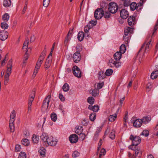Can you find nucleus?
Returning a JSON list of instances; mask_svg holds the SVG:
<instances>
[{
	"label": "nucleus",
	"mask_w": 158,
	"mask_h": 158,
	"mask_svg": "<svg viewBox=\"0 0 158 158\" xmlns=\"http://www.w3.org/2000/svg\"><path fill=\"white\" fill-rule=\"evenodd\" d=\"M41 139L44 142V145L46 147L49 146L54 147L56 146L58 142V139L56 137L52 136L48 137L45 133H42L40 136Z\"/></svg>",
	"instance_id": "nucleus-1"
},
{
	"label": "nucleus",
	"mask_w": 158,
	"mask_h": 158,
	"mask_svg": "<svg viewBox=\"0 0 158 158\" xmlns=\"http://www.w3.org/2000/svg\"><path fill=\"white\" fill-rule=\"evenodd\" d=\"M12 65V59H10L8 62L7 65V69L4 76V84L5 85H7L8 83L9 77L11 73Z\"/></svg>",
	"instance_id": "nucleus-2"
},
{
	"label": "nucleus",
	"mask_w": 158,
	"mask_h": 158,
	"mask_svg": "<svg viewBox=\"0 0 158 158\" xmlns=\"http://www.w3.org/2000/svg\"><path fill=\"white\" fill-rule=\"evenodd\" d=\"M129 139L132 141V144L129 147V148L132 150H134L133 146H136L140 143V139L139 136L131 135L130 136Z\"/></svg>",
	"instance_id": "nucleus-3"
},
{
	"label": "nucleus",
	"mask_w": 158,
	"mask_h": 158,
	"mask_svg": "<svg viewBox=\"0 0 158 158\" xmlns=\"http://www.w3.org/2000/svg\"><path fill=\"white\" fill-rule=\"evenodd\" d=\"M132 27H126L124 29V35L123 36V39L125 42L128 43L130 38V33H132L133 31Z\"/></svg>",
	"instance_id": "nucleus-4"
},
{
	"label": "nucleus",
	"mask_w": 158,
	"mask_h": 158,
	"mask_svg": "<svg viewBox=\"0 0 158 158\" xmlns=\"http://www.w3.org/2000/svg\"><path fill=\"white\" fill-rule=\"evenodd\" d=\"M118 9L117 5L114 2H111L108 5V10L109 12L112 14L115 13Z\"/></svg>",
	"instance_id": "nucleus-5"
},
{
	"label": "nucleus",
	"mask_w": 158,
	"mask_h": 158,
	"mask_svg": "<svg viewBox=\"0 0 158 158\" xmlns=\"http://www.w3.org/2000/svg\"><path fill=\"white\" fill-rule=\"evenodd\" d=\"M103 15V11L101 8L96 9L94 12V17L97 19H100Z\"/></svg>",
	"instance_id": "nucleus-6"
},
{
	"label": "nucleus",
	"mask_w": 158,
	"mask_h": 158,
	"mask_svg": "<svg viewBox=\"0 0 158 158\" xmlns=\"http://www.w3.org/2000/svg\"><path fill=\"white\" fill-rule=\"evenodd\" d=\"M151 41L150 40H149L148 42H145L142 46L139 51V52L142 50H144L145 52H147L148 51V49L151 46Z\"/></svg>",
	"instance_id": "nucleus-7"
},
{
	"label": "nucleus",
	"mask_w": 158,
	"mask_h": 158,
	"mask_svg": "<svg viewBox=\"0 0 158 158\" xmlns=\"http://www.w3.org/2000/svg\"><path fill=\"white\" fill-rule=\"evenodd\" d=\"M73 74L76 77L80 78L81 76V72L80 69L77 66H74L73 68Z\"/></svg>",
	"instance_id": "nucleus-8"
},
{
	"label": "nucleus",
	"mask_w": 158,
	"mask_h": 158,
	"mask_svg": "<svg viewBox=\"0 0 158 158\" xmlns=\"http://www.w3.org/2000/svg\"><path fill=\"white\" fill-rule=\"evenodd\" d=\"M8 33L5 30L0 31V39L2 41H4L8 38Z\"/></svg>",
	"instance_id": "nucleus-9"
},
{
	"label": "nucleus",
	"mask_w": 158,
	"mask_h": 158,
	"mask_svg": "<svg viewBox=\"0 0 158 158\" xmlns=\"http://www.w3.org/2000/svg\"><path fill=\"white\" fill-rule=\"evenodd\" d=\"M74 61L76 63H78L81 60V56L79 52H77L74 53L73 56Z\"/></svg>",
	"instance_id": "nucleus-10"
},
{
	"label": "nucleus",
	"mask_w": 158,
	"mask_h": 158,
	"mask_svg": "<svg viewBox=\"0 0 158 158\" xmlns=\"http://www.w3.org/2000/svg\"><path fill=\"white\" fill-rule=\"evenodd\" d=\"M45 54L44 53H42L40 56L39 59L37 63L36 66L40 67L41 64L43 62V60L45 58Z\"/></svg>",
	"instance_id": "nucleus-11"
},
{
	"label": "nucleus",
	"mask_w": 158,
	"mask_h": 158,
	"mask_svg": "<svg viewBox=\"0 0 158 158\" xmlns=\"http://www.w3.org/2000/svg\"><path fill=\"white\" fill-rule=\"evenodd\" d=\"M120 15L123 19H126L128 17L129 13L127 10L122 9L120 12Z\"/></svg>",
	"instance_id": "nucleus-12"
},
{
	"label": "nucleus",
	"mask_w": 158,
	"mask_h": 158,
	"mask_svg": "<svg viewBox=\"0 0 158 158\" xmlns=\"http://www.w3.org/2000/svg\"><path fill=\"white\" fill-rule=\"evenodd\" d=\"M78 139L77 136L75 134H72L69 137V140L72 143H76L78 141Z\"/></svg>",
	"instance_id": "nucleus-13"
},
{
	"label": "nucleus",
	"mask_w": 158,
	"mask_h": 158,
	"mask_svg": "<svg viewBox=\"0 0 158 158\" xmlns=\"http://www.w3.org/2000/svg\"><path fill=\"white\" fill-rule=\"evenodd\" d=\"M15 116L16 113L15 111L13 110L12 111L10 116V118L9 124H14V123L15 120Z\"/></svg>",
	"instance_id": "nucleus-14"
},
{
	"label": "nucleus",
	"mask_w": 158,
	"mask_h": 158,
	"mask_svg": "<svg viewBox=\"0 0 158 158\" xmlns=\"http://www.w3.org/2000/svg\"><path fill=\"white\" fill-rule=\"evenodd\" d=\"M142 123L141 119H137L134 121L133 125L135 127L139 128L142 126Z\"/></svg>",
	"instance_id": "nucleus-15"
},
{
	"label": "nucleus",
	"mask_w": 158,
	"mask_h": 158,
	"mask_svg": "<svg viewBox=\"0 0 158 158\" xmlns=\"http://www.w3.org/2000/svg\"><path fill=\"white\" fill-rule=\"evenodd\" d=\"M128 23L129 25L133 26L135 23V18L133 16H131L128 19Z\"/></svg>",
	"instance_id": "nucleus-16"
},
{
	"label": "nucleus",
	"mask_w": 158,
	"mask_h": 158,
	"mask_svg": "<svg viewBox=\"0 0 158 158\" xmlns=\"http://www.w3.org/2000/svg\"><path fill=\"white\" fill-rule=\"evenodd\" d=\"M141 1L140 0V2H139V3H138V6H137V4L135 2H132L131 4H130V8L131 9V10H134L136 9L138 6H142L143 4L141 5L140 6V4L139 3Z\"/></svg>",
	"instance_id": "nucleus-17"
},
{
	"label": "nucleus",
	"mask_w": 158,
	"mask_h": 158,
	"mask_svg": "<svg viewBox=\"0 0 158 158\" xmlns=\"http://www.w3.org/2000/svg\"><path fill=\"white\" fill-rule=\"evenodd\" d=\"M52 61V59L51 58L49 59L47 58L44 65V68L46 69H47L49 68L51 64Z\"/></svg>",
	"instance_id": "nucleus-18"
},
{
	"label": "nucleus",
	"mask_w": 158,
	"mask_h": 158,
	"mask_svg": "<svg viewBox=\"0 0 158 158\" xmlns=\"http://www.w3.org/2000/svg\"><path fill=\"white\" fill-rule=\"evenodd\" d=\"M143 123L146 124L149 123L151 121V118L150 116L143 117L142 119H141Z\"/></svg>",
	"instance_id": "nucleus-19"
},
{
	"label": "nucleus",
	"mask_w": 158,
	"mask_h": 158,
	"mask_svg": "<svg viewBox=\"0 0 158 158\" xmlns=\"http://www.w3.org/2000/svg\"><path fill=\"white\" fill-rule=\"evenodd\" d=\"M88 108L89 109L92 110L94 112H96L98 111L99 109V107L98 105H95L93 106L91 105L89 106Z\"/></svg>",
	"instance_id": "nucleus-20"
},
{
	"label": "nucleus",
	"mask_w": 158,
	"mask_h": 158,
	"mask_svg": "<svg viewBox=\"0 0 158 158\" xmlns=\"http://www.w3.org/2000/svg\"><path fill=\"white\" fill-rule=\"evenodd\" d=\"M134 150H135V156H132V158H135V156H137L138 155H139V156L141 155L142 154V150L140 148H138L136 149L135 150L134 149Z\"/></svg>",
	"instance_id": "nucleus-21"
},
{
	"label": "nucleus",
	"mask_w": 158,
	"mask_h": 158,
	"mask_svg": "<svg viewBox=\"0 0 158 158\" xmlns=\"http://www.w3.org/2000/svg\"><path fill=\"white\" fill-rule=\"evenodd\" d=\"M122 54V53L120 52H118L115 53L114 55L115 59L117 60H119L121 58Z\"/></svg>",
	"instance_id": "nucleus-22"
},
{
	"label": "nucleus",
	"mask_w": 158,
	"mask_h": 158,
	"mask_svg": "<svg viewBox=\"0 0 158 158\" xmlns=\"http://www.w3.org/2000/svg\"><path fill=\"white\" fill-rule=\"evenodd\" d=\"M84 37V34L82 31H80L78 33L77 35V38L78 40L80 41H82Z\"/></svg>",
	"instance_id": "nucleus-23"
},
{
	"label": "nucleus",
	"mask_w": 158,
	"mask_h": 158,
	"mask_svg": "<svg viewBox=\"0 0 158 158\" xmlns=\"http://www.w3.org/2000/svg\"><path fill=\"white\" fill-rule=\"evenodd\" d=\"M158 76V71L153 72L151 74V77L152 79L156 78Z\"/></svg>",
	"instance_id": "nucleus-24"
},
{
	"label": "nucleus",
	"mask_w": 158,
	"mask_h": 158,
	"mask_svg": "<svg viewBox=\"0 0 158 158\" xmlns=\"http://www.w3.org/2000/svg\"><path fill=\"white\" fill-rule=\"evenodd\" d=\"M117 116V114L115 113L113 115H110L109 118V120L111 122H113L116 118Z\"/></svg>",
	"instance_id": "nucleus-25"
},
{
	"label": "nucleus",
	"mask_w": 158,
	"mask_h": 158,
	"mask_svg": "<svg viewBox=\"0 0 158 158\" xmlns=\"http://www.w3.org/2000/svg\"><path fill=\"white\" fill-rule=\"evenodd\" d=\"M10 0H4L3 1V5L6 7H8L11 5Z\"/></svg>",
	"instance_id": "nucleus-26"
},
{
	"label": "nucleus",
	"mask_w": 158,
	"mask_h": 158,
	"mask_svg": "<svg viewBox=\"0 0 158 158\" xmlns=\"http://www.w3.org/2000/svg\"><path fill=\"white\" fill-rule=\"evenodd\" d=\"M32 140L33 142L34 143H38L39 140V136L35 135H33L32 137Z\"/></svg>",
	"instance_id": "nucleus-27"
},
{
	"label": "nucleus",
	"mask_w": 158,
	"mask_h": 158,
	"mask_svg": "<svg viewBox=\"0 0 158 158\" xmlns=\"http://www.w3.org/2000/svg\"><path fill=\"white\" fill-rule=\"evenodd\" d=\"M29 42V39L28 38H27L25 40L23 43V49H27L28 45Z\"/></svg>",
	"instance_id": "nucleus-28"
},
{
	"label": "nucleus",
	"mask_w": 158,
	"mask_h": 158,
	"mask_svg": "<svg viewBox=\"0 0 158 158\" xmlns=\"http://www.w3.org/2000/svg\"><path fill=\"white\" fill-rule=\"evenodd\" d=\"M39 152L40 155L42 156H44L45 154V150L44 148H41L39 150Z\"/></svg>",
	"instance_id": "nucleus-29"
},
{
	"label": "nucleus",
	"mask_w": 158,
	"mask_h": 158,
	"mask_svg": "<svg viewBox=\"0 0 158 158\" xmlns=\"http://www.w3.org/2000/svg\"><path fill=\"white\" fill-rule=\"evenodd\" d=\"M9 15L8 13H6L3 15L2 17V19L5 22H7L9 19Z\"/></svg>",
	"instance_id": "nucleus-30"
},
{
	"label": "nucleus",
	"mask_w": 158,
	"mask_h": 158,
	"mask_svg": "<svg viewBox=\"0 0 158 158\" xmlns=\"http://www.w3.org/2000/svg\"><path fill=\"white\" fill-rule=\"evenodd\" d=\"M21 142L22 144L25 146H28L30 143L29 140L27 139H23L22 140Z\"/></svg>",
	"instance_id": "nucleus-31"
},
{
	"label": "nucleus",
	"mask_w": 158,
	"mask_h": 158,
	"mask_svg": "<svg viewBox=\"0 0 158 158\" xmlns=\"http://www.w3.org/2000/svg\"><path fill=\"white\" fill-rule=\"evenodd\" d=\"M126 50L125 45L123 44L121 45L120 48L119 52L122 53H124Z\"/></svg>",
	"instance_id": "nucleus-32"
},
{
	"label": "nucleus",
	"mask_w": 158,
	"mask_h": 158,
	"mask_svg": "<svg viewBox=\"0 0 158 158\" xmlns=\"http://www.w3.org/2000/svg\"><path fill=\"white\" fill-rule=\"evenodd\" d=\"M51 98L50 95H49L45 98V99L44 100L43 104H45L46 103H47L49 104Z\"/></svg>",
	"instance_id": "nucleus-33"
},
{
	"label": "nucleus",
	"mask_w": 158,
	"mask_h": 158,
	"mask_svg": "<svg viewBox=\"0 0 158 158\" xmlns=\"http://www.w3.org/2000/svg\"><path fill=\"white\" fill-rule=\"evenodd\" d=\"M110 15L111 14L109 11H106L104 13L103 12V16H104V17L106 19L109 18L110 17Z\"/></svg>",
	"instance_id": "nucleus-34"
},
{
	"label": "nucleus",
	"mask_w": 158,
	"mask_h": 158,
	"mask_svg": "<svg viewBox=\"0 0 158 158\" xmlns=\"http://www.w3.org/2000/svg\"><path fill=\"white\" fill-rule=\"evenodd\" d=\"M1 27L2 29L5 30L8 29V25L6 23L3 22L1 23Z\"/></svg>",
	"instance_id": "nucleus-35"
},
{
	"label": "nucleus",
	"mask_w": 158,
	"mask_h": 158,
	"mask_svg": "<svg viewBox=\"0 0 158 158\" xmlns=\"http://www.w3.org/2000/svg\"><path fill=\"white\" fill-rule=\"evenodd\" d=\"M51 119L54 122H55L57 120V115L55 113H53L51 114Z\"/></svg>",
	"instance_id": "nucleus-36"
},
{
	"label": "nucleus",
	"mask_w": 158,
	"mask_h": 158,
	"mask_svg": "<svg viewBox=\"0 0 158 158\" xmlns=\"http://www.w3.org/2000/svg\"><path fill=\"white\" fill-rule=\"evenodd\" d=\"M113 71L112 69H107L105 72L106 75L107 76H109L113 73Z\"/></svg>",
	"instance_id": "nucleus-37"
},
{
	"label": "nucleus",
	"mask_w": 158,
	"mask_h": 158,
	"mask_svg": "<svg viewBox=\"0 0 158 158\" xmlns=\"http://www.w3.org/2000/svg\"><path fill=\"white\" fill-rule=\"evenodd\" d=\"M87 101L89 104H93L94 102V99L92 97H89L87 99Z\"/></svg>",
	"instance_id": "nucleus-38"
},
{
	"label": "nucleus",
	"mask_w": 158,
	"mask_h": 158,
	"mask_svg": "<svg viewBox=\"0 0 158 158\" xmlns=\"http://www.w3.org/2000/svg\"><path fill=\"white\" fill-rule=\"evenodd\" d=\"M27 156L26 153L24 152H21L18 158H26Z\"/></svg>",
	"instance_id": "nucleus-39"
},
{
	"label": "nucleus",
	"mask_w": 158,
	"mask_h": 158,
	"mask_svg": "<svg viewBox=\"0 0 158 158\" xmlns=\"http://www.w3.org/2000/svg\"><path fill=\"white\" fill-rule=\"evenodd\" d=\"M69 86L67 83L65 84L63 87V89L64 92L68 91L69 90Z\"/></svg>",
	"instance_id": "nucleus-40"
},
{
	"label": "nucleus",
	"mask_w": 158,
	"mask_h": 158,
	"mask_svg": "<svg viewBox=\"0 0 158 158\" xmlns=\"http://www.w3.org/2000/svg\"><path fill=\"white\" fill-rule=\"evenodd\" d=\"M82 130L83 129L82 127L81 126L80 127H78L76 128L75 132L76 133L79 135L82 132Z\"/></svg>",
	"instance_id": "nucleus-41"
},
{
	"label": "nucleus",
	"mask_w": 158,
	"mask_h": 158,
	"mask_svg": "<svg viewBox=\"0 0 158 158\" xmlns=\"http://www.w3.org/2000/svg\"><path fill=\"white\" fill-rule=\"evenodd\" d=\"M110 137L112 139H114L115 137V132L114 130H112L109 135Z\"/></svg>",
	"instance_id": "nucleus-42"
},
{
	"label": "nucleus",
	"mask_w": 158,
	"mask_h": 158,
	"mask_svg": "<svg viewBox=\"0 0 158 158\" xmlns=\"http://www.w3.org/2000/svg\"><path fill=\"white\" fill-rule=\"evenodd\" d=\"M98 94L99 91L97 89H94L92 91V95L94 97L98 96Z\"/></svg>",
	"instance_id": "nucleus-43"
},
{
	"label": "nucleus",
	"mask_w": 158,
	"mask_h": 158,
	"mask_svg": "<svg viewBox=\"0 0 158 158\" xmlns=\"http://www.w3.org/2000/svg\"><path fill=\"white\" fill-rule=\"evenodd\" d=\"M96 115L94 113L91 114L89 116V119L92 121H94L96 118Z\"/></svg>",
	"instance_id": "nucleus-44"
},
{
	"label": "nucleus",
	"mask_w": 158,
	"mask_h": 158,
	"mask_svg": "<svg viewBox=\"0 0 158 158\" xmlns=\"http://www.w3.org/2000/svg\"><path fill=\"white\" fill-rule=\"evenodd\" d=\"M91 27L90 24H88L84 28V31L85 33H87L88 32L89 29Z\"/></svg>",
	"instance_id": "nucleus-45"
},
{
	"label": "nucleus",
	"mask_w": 158,
	"mask_h": 158,
	"mask_svg": "<svg viewBox=\"0 0 158 158\" xmlns=\"http://www.w3.org/2000/svg\"><path fill=\"white\" fill-rule=\"evenodd\" d=\"M98 79L100 80L103 79L104 77V73L102 71H100L98 73Z\"/></svg>",
	"instance_id": "nucleus-46"
},
{
	"label": "nucleus",
	"mask_w": 158,
	"mask_h": 158,
	"mask_svg": "<svg viewBox=\"0 0 158 158\" xmlns=\"http://www.w3.org/2000/svg\"><path fill=\"white\" fill-rule=\"evenodd\" d=\"M115 61L113 60H110L108 63V65L111 67H114L115 65Z\"/></svg>",
	"instance_id": "nucleus-47"
},
{
	"label": "nucleus",
	"mask_w": 158,
	"mask_h": 158,
	"mask_svg": "<svg viewBox=\"0 0 158 158\" xmlns=\"http://www.w3.org/2000/svg\"><path fill=\"white\" fill-rule=\"evenodd\" d=\"M149 134V131L148 130H144L143 131L141 135H142L145 136L146 137H147L148 136Z\"/></svg>",
	"instance_id": "nucleus-48"
},
{
	"label": "nucleus",
	"mask_w": 158,
	"mask_h": 158,
	"mask_svg": "<svg viewBox=\"0 0 158 158\" xmlns=\"http://www.w3.org/2000/svg\"><path fill=\"white\" fill-rule=\"evenodd\" d=\"M30 50V51H31V49L29 48L26 51V52L25 54V57H24V62L25 63V61H26L28 59V55L27 54V52L29 51V50Z\"/></svg>",
	"instance_id": "nucleus-49"
},
{
	"label": "nucleus",
	"mask_w": 158,
	"mask_h": 158,
	"mask_svg": "<svg viewBox=\"0 0 158 158\" xmlns=\"http://www.w3.org/2000/svg\"><path fill=\"white\" fill-rule=\"evenodd\" d=\"M35 92L34 91H32L31 92V94L30 95L29 98V100H31V101H33L35 95Z\"/></svg>",
	"instance_id": "nucleus-50"
},
{
	"label": "nucleus",
	"mask_w": 158,
	"mask_h": 158,
	"mask_svg": "<svg viewBox=\"0 0 158 158\" xmlns=\"http://www.w3.org/2000/svg\"><path fill=\"white\" fill-rule=\"evenodd\" d=\"M97 21L96 20H92L90 21L88 24H90V26L92 27L96 25Z\"/></svg>",
	"instance_id": "nucleus-51"
},
{
	"label": "nucleus",
	"mask_w": 158,
	"mask_h": 158,
	"mask_svg": "<svg viewBox=\"0 0 158 158\" xmlns=\"http://www.w3.org/2000/svg\"><path fill=\"white\" fill-rule=\"evenodd\" d=\"M80 155V153L77 151H75L72 154V156L73 158H76L78 156Z\"/></svg>",
	"instance_id": "nucleus-52"
},
{
	"label": "nucleus",
	"mask_w": 158,
	"mask_h": 158,
	"mask_svg": "<svg viewBox=\"0 0 158 158\" xmlns=\"http://www.w3.org/2000/svg\"><path fill=\"white\" fill-rule=\"evenodd\" d=\"M49 3V0H48L46 1V0H44L43 2V6L46 7H47Z\"/></svg>",
	"instance_id": "nucleus-53"
},
{
	"label": "nucleus",
	"mask_w": 158,
	"mask_h": 158,
	"mask_svg": "<svg viewBox=\"0 0 158 158\" xmlns=\"http://www.w3.org/2000/svg\"><path fill=\"white\" fill-rule=\"evenodd\" d=\"M106 153V152L105 149L104 148H102L99 154V156H104Z\"/></svg>",
	"instance_id": "nucleus-54"
},
{
	"label": "nucleus",
	"mask_w": 158,
	"mask_h": 158,
	"mask_svg": "<svg viewBox=\"0 0 158 158\" xmlns=\"http://www.w3.org/2000/svg\"><path fill=\"white\" fill-rule=\"evenodd\" d=\"M15 149L16 152H19L21 149V146L19 144L16 145Z\"/></svg>",
	"instance_id": "nucleus-55"
},
{
	"label": "nucleus",
	"mask_w": 158,
	"mask_h": 158,
	"mask_svg": "<svg viewBox=\"0 0 158 158\" xmlns=\"http://www.w3.org/2000/svg\"><path fill=\"white\" fill-rule=\"evenodd\" d=\"M130 0H124V4L125 6H127L129 5H130Z\"/></svg>",
	"instance_id": "nucleus-56"
},
{
	"label": "nucleus",
	"mask_w": 158,
	"mask_h": 158,
	"mask_svg": "<svg viewBox=\"0 0 158 158\" xmlns=\"http://www.w3.org/2000/svg\"><path fill=\"white\" fill-rule=\"evenodd\" d=\"M70 39V37H68L66 36V37L65 38L64 41V44L65 46L67 45L68 43L69 42Z\"/></svg>",
	"instance_id": "nucleus-57"
},
{
	"label": "nucleus",
	"mask_w": 158,
	"mask_h": 158,
	"mask_svg": "<svg viewBox=\"0 0 158 158\" xmlns=\"http://www.w3.org/2000/svg\"><path fill=\"white\" fill-rule=\"evenodd\" d=\"M10 131L11 132H13L14 131L15 127L14 124H9Z\"/></svg>",
	"instance_id": "nucleus-58"
},
{
	"label": "nucleus",
	"mask_w": 158,
	"mask_h": 158,
	"mask_svg": "<svg viewBox=\"0 0 158 158\" xmlns=\"http://www.w3.org/2000/svg\"><path fill=\"white\" fill-rule=\"evenodd\" d=\"M49 104L47 103H46L45 104H43V105L42 106V109H43L44 110H46Z\"/></svg>",
	"instance_id": "nucleus-59"
},
{
	"label": "nucleus",
	"mask_w": 158,
	"mask_h": 158,
	"mask_svg": "<svg viewBox=\"0 0 158 158\" xmlns=\"http://www.w3.org/2000/svg\"><path fill=\"white\" fill-rule=\"evenodd\" d=\"M59 97L61 101L63 102L65 100V98L62 94H60L59 95Z\"/></svg>",
	"instance_id": "nucleus-60"
},
{
	"label": "nucleus",
	"mask_w": 158,
	"mask_h": 158,
	"mask_svg": "<svg viewBox=\"0 0 158 158\" xmlns=\"http://www.w3.org/2000/svg\"><path fill=\"white\" fill-rule=\"evenodd\" d=\"M27 2H26V3H25V4L24 7V8L23 9V11H22V14H24L25 13V12L26 11V10L27 9Z\"/></svg>",
	"instance_id": "nucleus-61"
},
{
	"label": "nucleus",
	"mask_w": 158,
	"mask_h": 158,
	"mask_svg": "<svg viewBox=\"0 0 158 158\" xmlns=\"http://www.w3.org/2000/svg\"><path fill=\"white\" fill-rule=\"evenodd\" d=\"M79 135H80V137L81 138L82 140H84L85 137V135L83 133H81L80 134H79Z\"/></svg>",
	"instance_id": "nucleus-62"
},
{
	"label": "nucleus",
	"mask_w": 158,
	"mask_h": 158,
	"mask_svg": "<svg viewBox=\"0 0 158 158\" xmlns=\"http://www.w3.org/2000/svg\"><path fill=\"white\" fill-rule=\"evenodd\" d=\"M104 83L103 82L99 83L97 85L98 89H101L103 86Z\"/></svg>",
	"instance_id": "nucleus-63"
},
{
	"label": "nucleus",
	"mask_w": 158,
	"mask_h": 158,
	"mask_svg": "<svg viewBox=\"0 0 158 158\" xmlns=\"http://www.w3.org/2000/svg\"><path fill=\"white\" fill-rule=\"evenodd\" d=\"M152 87V85L150 83H148L147 84V89L148 91H149L150 90Z\"/></svg>",
	"instance_id": "nucleus-64"
}]
</instances>
